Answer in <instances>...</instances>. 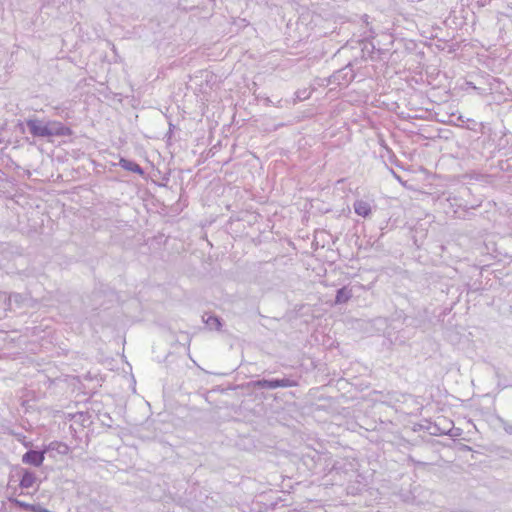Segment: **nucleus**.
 Listing matches in <instances>:
<instances>
[{
	"mask_svg": "<svg viewBox=\"0 0 512 512\" xmlns=\"http://www.w3.org/2000/svg\"><path fill=\"white\" fill-rule=\"evenodd\" d=\"M298 380L291 377L273 378V379H259L251 383L253 388L256 389H276L288 388L298 386Z\"/></svg>",
	"mask_w": 512,
	"mask_h": 512,
	"instance_id": "f257e3e1",
	"label": "nucleus"
},
{
	"mask_svg": "<svg viewBox=\"0 0 512 512\" xmlns=\"http://www.w3.org/2000/svg\"><path fill=\"white\" fill-rule=\"evenodd\" d=\"M354 78H355V73H354L351 63H349L345 67L334 72L329 77L328 82L330 84H335L338 86L346 87L353 81Z\"/></svg>",
	"mask_w": 512,
	"mask_h": 512,
	"instance_id": "f03ea898",
	"label": "nucleus"
},
{
	"mask_svg": "<svg viewBox=\"0 0 512 512\" xmlns=\"http://www.w3.org/2000/svg\"><path fill=\"white\" fill-rule=\"evenodd\" d=\"M26 126L33 137L47 138V122L37 118L26 120Z\"/></svg>",
	"mask_w": 512,
	"mask_h": 512,
	"instance_id": "7ed1b4c3",
	"label": "nucleus"
},
{
	"mask_svg": "<svg viewBox=\"0 0 512 512\" xmlns=\"http://www.w3.org/2000/svg\"><path fill=\"white\" fill-rule=\"evenodd\" d=\"M45 454V448H43L42 450L30 449L22 456V462L24 464L40 467L44 462Z\"/></svg>",
	"mask_w": 512,
	"mask_h": 512,
	"instance_id": "20e7f679",
	"label": "nucleus"
},
{
	"mask_svg": "<svg viewBox=\"0 0 512 512\" xmlns=\"http://www.w3.org/2000/svg\"><path fill=\"white\" fill-rule=\"evenodd\" d=\"M47 131V138L52 136H71L73 134L70 127L65 126L59 121H48Z\"/></svg>",
	"mask_w": 512,
	"mask_h": 512,
	"instance_id": "39448f33",
	"label": "nucleus"
},
{
	"mask_svg": "<svg viewBox=\"0 0 512 512\" xmlns=\"http://www.w3.org/2000/svg\"><path fill=\"white\" fill-rule=\"evenodd\" d=\"M119 166L123 168L126 171L133 172L135 174H138L140 176H143L145 174L144 169L135 161L126 159L124 157H121L119 160Z\"/></svg>",
	"mask_w": 512,
	"mask_h": 512,
	"instance_id": "423d86ee",
	"label": "nucleus"
},
{
	"mask_svg": "<svg viewBox=\"0 0 512 512\" xmlns=\"http://www.w3.org/2000/svg\"><path fill=\"white\" fill-rule=\"evenodd\" d=\"M36 480H37V478L33 471L23 468L22 469V477L20 479L19 486L22 489H29L35 484Z\"/></svg>",
	"mask_w": 512,
	"mask_h": 512,
	"instance_id": "0eeeda50",
	"label": "nucleus"
},
{
	"mask_svg": "<svg viewBox=\"0 0 512 512\" xmlns=\"http://www.w3.org/2000/svg\"><path fill=\"white\" fill-rule=\"evenodd\" d=\"M354 211L357 215L367 218L371 215V206L367 201L356 200L353 204Z\"/></svg>",
	"mask_w": 512,
	"mask_h": 512,
	"instance_id": "6e6552de",
	"label": "nucleus"
},
{
	"mask_svg": "<svg viewBox=\"0 0 512 512\" xmlns=\"http://www.w3.org/2000/svg\"><path fill=\"white\" fill-rule=\"evenodd\" d=\"M353 296L352 289L344 286L336 291L334 303L335 305L347 303Z\"/></svg>",
	"mask_w": 512,
	"mask_h": 512,
	"instance_id": "1a4fd4ad",
	"label": "nucleus"
},
{
	"mask_svg": "<svg viewBox=\"0 0 512 512\" xmlns=\"http://www.w3.org/2000/svg\"><path fill=\"white\" fill-rule=\"evenodd\" d=\"M46 453L50 451H56L58 454L65 455L68 453L69 447L59 441L50 442L48 445L44 446Z\"/></svg>",
	"mask_w": 512,
	"mask_h": 512,
	"instance_id": "9d476101",
	"label": "nucleus"
},
{
	"mask_svg": "<svg viewBox=\"0 0 512 512\" xmlns=\"http://www.w3.org/2000/svg\"><path fill=\"white\" fill-rule=\"evenodd\" d=\"M203 321L210 330L219 331L222 327V320L216 315H208L207 318L203 316Z\"/></svg>",
	"mask_w": 512,
	"mask_h": 512,
	"instance_id": "9b49d317",
	"label": "nucleus"
},
{
	"mask_svg": "<svg viewBox=\"0 0 512 512\" xmlns=\"http://www.w3.org/2000/svg\"><path fill=\"white\" fill-rule=\"evenodd\" d=\"M497 420L500 423L501 427L504 429V431L507 434L512 435V423L506 421L502 417H498Z\"/></svg>",
	"mask_w": 512,
	"mask_h": 512,
	"instance_id": "f8f14e48",
	"label": "nucleus"
},
{
	"mask_svg": "<svg viewBox=\"0 0 512 512\" xmlns=\"http://www.w3.org/2000/svg\"><path fill=\"white\" fill-rule=\"evenodd\" d=\"M10 501L16 505L17 507L19 508H22V509H25V510H30V503H26L24 501H21V500H18L16 498H11Z\"/></svg>",
	"mask_w": 512,
	"mask_h": 512,
	"instance_id": "ddd939ff",
	"label": "nucleus"
},
{
	"mask_svg": "<svg viewBox=\"0 0 512 512\" xmlns=\"http://www.w3.org/2000/svg\"><path fill=\"white\" fill-rule=\"evenodd\" d=\"M309 96H310V92H308L307 90L297 91L296 92V97L300 101L309 98Z\"/></svg>",
	"mask_w": 512,
	"mask_h": 512,
	"instance_id": "4468645a",
	"label": "nucleus"
},
{
	"mask_svg": "<svg viewBox=\"0 0 512 512\" xmlns=\"http://www.w3.org/2000/svg\"><path fill=\"white\" fill-rule=\"evenodd\" d=\"M410 460L414 462V460H413L411 457H410ZM415 463H416L417 465H419V466H426V465H427V463H425V462H421V461H415Z\"/></svg>",
	"mask_w": 512,
	"mask_h": 512,
	"instance_id": "2eb2a0df",
	"label": "nucleus"
},
{
	"mask_svg": "<svg viewBox=\"0 0 512 512\" xmlns=\"http://www.w3.org/2000/svg\"><path fill=\"white\" fill-rule=\"evenodd\" d=\"M509 453L512 454V451H510Z\"/></svg>",
	"mask_w": 512,
	"mask_h": 512,
	"instance_id": "dca6fc26",
	"label": "nucleus"
}]
</instances>
